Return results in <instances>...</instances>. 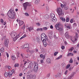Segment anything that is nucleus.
Listing matches in <instances>:
<instances>
[{
  "mask_svg": "<svg viewBox=\"0 0 79 79\" xmlns=\"http://www.w3.org/2000/svg\"><path fill=\"white\" fill-rule=\"evenodd\" d=\"M7 15L10 19H15L16 13L13 9H10L7 13Z\"/></svg>",
  "mask_w": 79,
  "mask_h": 79,
  "instance_id": "f257e3e1",
  "label": "nucleus"
},
{
  "mask_svg": "<svg viewBox=\"0 0 79 79\" xmlns=\"http://www.w3.org/2000/svg\"><path fill=\"white\" fill-rule=\"evenodd\" d=\"M61 26V23H58L56 24L55 26V27L56 30H58L59 31H62L63 30V29L60 27Z\"/></svg>",
  "mask_w": 79,
  "mask_h": 79,
  "instance_id": "f03ea898",
  "label": "nucleus"
},
{
  "mask_svg": "<svg viewBox=\"0 0 79 79\" xmlns=\"http://www.w3.org/2000/svg\"><path fill=\"white\" fill-rule=\"evenodd\" d=\"M57 12L59 16H61L63 15V11H62V9L60 8H58L57 10Z\"/></svg>",
  "mask_w": 79,
  "mask_h": 79,
  "instance_id": "7ed1b4c3",
  "label": "nucleus"
},
{
  "mask_svg": "<svg viewBox=\"0 0 79 79\" xmlns=\"http://www.w3.org/2000/svg\"><path fill=\"white\" fill-rule=\"evenodd\" d=\"M77 38H78V34L77 33H76V35L73 37V40H72L73 43H75V41H76L77 40Z\"/></svg>",
  "mask_w": 79,
  "mask_h": 79,
  "instance_id": "20e7f679",
  "label": "nucleus"
},
{
  "mask_svg": "<svg viewBox=\"0 0 79 79\" xmlns=\"http://www.w3.org/2000/svg\"><path fill=\"white\" fill-rule=\"evenodd\" d=\"M23 10L26 11L27 10V7L28 6V2H26L23 4Z\"/></svg>",
  "mask_w": 79,
  "mask_h": 79,
  "instance_id": "39448f33",
  "label": "nucleus"
},
{
  "mask_svg": "<svg viewBox=\"0 0 79 79\" xmlns=\"http://www.w3.org/2000/svg\"><path fill=\"white\" fill-rule=\"evenodd\" d=\"M29 47V44H25L22 47V48L23 49H25V48H27Z\"/></svg>",
  "mask_w": 79,
  "mask_h": 79,
  "instance_id": "423d86ee",
  "label": "nucleus"
},
{
  "mask_svg": "<svg viewBox=\"0 0 79 79\" xmlns=\"http://www.w3.org/2000/svg\"><path fill=\"white\" fill-rule=\"evenodd\" d=\"M16 35V33L15 32L13 31L11 33L10 35L12 38H14V37H15V35Z\"/></svg>",
  "mask_w": 79,
  "mask_h": 79,
  "instance_id": "0eeeda50",
  "label": "nucleus"
},
{
  "mask_svg": "<svg viewBox=\"0 0 79 79\" xmlns=\"http://www.w3.org/2000/svg\"><path fill=\"white\" fill-rule=\"evenodd\" d=\"M19 35H18L17 36L16 35V36L14 37V38L13 39L14 42H15V41H16V40L18 39V37H19Z\"/></svg>",
  "mask_w": 79,
  "mask_h": 79,
  "instance_id": "6e6552de",
  "label": "nucleus"
},
{
  "mask_svg": "<svg viewBox=\"0 0 79 79\" xmlns=\"http://www.w3.org/2000/svg\"><path fill=\"white\" fill-rule=\"evenodd\" d=\"M19 26H21L24 24V22H23V21L20 20H19Z\"/></svg>",
  "mask_w": 79,
  "mask_h": 79,
  "instance_id": "1a4fd4ad",
  "label": "nucleus"
},
{
  "mask_svg": "<svg viewBox=\"0 0 79 79\" xmlns=\"http://www.w3.org/2000/svg\"><path fill=\"white\" fill-rule=\"evenodd\" d=\"M65 36L67 39H68L69 38V33L68 32H66L65 34Z\"/></svg>",
  "mask_w": 79,
  "mask_h": 79,
  "instance_id": "9d476101",
  "label": "nucleus"
},
{
  "mask_svg": "<svg viewBox=\"0 0 79 79\" xmlns=\"http://www.w3.org/2000/svg\"><path fill=\"white\" fill-rule=\"evenodd\" d=\"M27 29L29 31V32H31V31H32V30L34 29V27H28L27 28Z\"/></svg>",
  "mask_w": 79,
  "mask_h": 79,
  "instance_id": "9b49d317",
  "label": "nucleus"
},
{
  "mask_svg": "<svg viewBox=\"0 0 79 79\" xmlns=\"http://www.w3.org/2000/svg\"><path fill=\"white\" fill-rule=\"evenodd\" d=\"M74 76V73H73L71 76H69L67 78V79H73V77Z\"/></svg>",
  "mask_w": 79,
  "mask_h": 79,
  "instance_id": "f8f14e48",
  "label": "nucleus"
},
{
  "mask_svg": "<svg viewBox=\"0 0 79 79\" xmlns=\"http://www.w3.org/2000/svg\"><path fill=\"white\" fill-rule=\"evenodd\" d=\"M40 56L41 58H43V60H44L45 58V56L44 55H43L42 54H41L40 55Z\"/></svg>",
  "mask_w": 79,
  "mask_h": 79,
  "instance_id": "ddd939ff",
  "label": "nucleus"
},
{
  "mask_svg": "<svg viewBox=\"0 0 79 79\" xmlns=\"http://www.w3.org/2000/svg\"><path fill=\"white\" fill-rule=\"evenodd\" d=\"M47 63H51V61L50 59L49 58H47Z\"/></svg>",
  "mask_w": 79,
  "mask_h": 79,
  "instance_id": "4468645a",
  "label": "nucleus"
},
{
  "mask_svg": "<svg viewBox=\"0 0 79 79\" xmlns=\"http://www.w3.org/2000/svg\"><path fill=\"white\" fill-rule=\"evenodd\" d=\"M40 2V0H36L35 1V5H38Z\"/></svg>",
  "mask_w": 79,
  "mask_h": 79,
  "instance_id": "2eb2a0df",
  "label": "nucleus"
},
{
  "mask_svg": "<svg viewBox=\"0 0 79 79\" xmlns=\"http://www.w3.org/2000/svg\"><path fill=\"white\" fill-rule=\"evenodd\" d=\"M34 68H39V65H38V63H36L35 64V65L34 66Z\"/></svg>",
  "mask_w": 79,
  "mask_h": 79,
  "instance_id": "dca6fc26",
  "label": "nucleus"
},
{
  "mask_svg": "<svg viewBox=\"0 0 79 79\" xmlns=\"http://www.w3.org/2000/svg\"><path fill=\"white\" fill-rule=\"evenodd\" d=\"M45 36H46L45 34H42L41 36V38H44V39H45Z\"/></svg>",
  "mask_w": 79,
  "mask_h": 79,
  "instance_id": "f3484780",
  "label": "nucleus"
},
{
  "mask_svg": "<svg viewBox=\"0 0 79 79\" xmlns=\"http://www.w3.org/2000/svg\"><path fill=\"white\" fill-rule=\"evenodd\" d=\"M4 51H5V49L4 48H1L0 51L1 53L4 52Z\"/></svg>",
  "mask_w": 79,
  "mask_h": 79,
  "instance_id": "a211bd4d",
  "label": "nucleus"
},
{
  "mask_svg": "<svg viewBox=\"0 0 79 79\" xmlns=\"http://www.w3.org/2000/svg\"><path fill=\"white\" fill-rule=\"evenodd\" d=\"M74 55L72 53H70L69 54H68L67 56H73Z\"/></svg>",
  "mask_w": 79,
  "mask_h": 79,
  "instance_id": "6ab92c4d",
  "label": "nucleus"
},
{
  "mask_svg": "<svg viewBox=\"0 0 79 79\" xmlns=\"http://www.w3.org/2000/svg\"><path fill=\"white\" fill-rule=\"evenodd\" d=\"M50 17H51L52 18H55V14H51Z\"/></svg>",
  "mask_w": 79,
  "mask_h": 79,
  "instance_id": "aec40b11",
  "label": "nucleus"
},
{
  "mask_svg": "<svg viewBox=\"0 0 79 79\" xmlns=\"http://www.w3.org/2000/svg\"><path fill=\"white\" fill-rule=\"evenodd\" d=\"M36 31L38 32L39 31H43V29L42 28H37Z\"/></svg>",
  "mask_w": 79,
  "mask_h": 79,
  "instance_id": "412c9836",
  "label": "nucleus"
},
{
  "mask_svg": "<svg viewBox=\"0 0 79 79\" xmlns=\"http://www.w3.org/2000/svg\"><path fill=\"white\" fill-rule=\"evenodd\" d=\"M38 68H35V67L34 68L33 70L35 73H36L37 71H38Z\"/></svg>",
  "mask_w": 79,
  "mask_h": 79,
  "instance_id": "4be33fe9",
  "label": "nucleus"
},
{
  "mask_svg": "<svg viewBox=\"0 0 79 79\" xmlns=\"http://www.w3.org/2000/svg\"><path fill=\"white\" fill-rule=\"evenodd\" d=\"M31 78H32L33 79H36V76L35 75H34L32 77H31Z\"/></svg>",
  "mask_w": 79,
  "mask_h": 79,
  "instance_id": "5701e85b",
  "label": "nucleus"
},
{
  "mask_svg": "<svg viewBox=\"0 0 79 79\" xmlns=\"http://www.w3.org/2000/svg\"><path fill=\"white\" fill-rule=\"evenodd\" d=\"M26 37V35L25 34L22 37L20 38V39H19V40H21V39H23V38H24V37Z\"/></svg>",
  "mask_w": 79,
  "mask_h": 79,
  "instance_id": "b1692460",
  "label": "nucleus"
},
{
  "mask_svg": "<svg viewBox=\"0 0 79 79\" xmlns=\"http://www.w3.org/2000/svg\"><path fill=\"white\" fill-rule=\"evenodd\" d=\"M60 5L62 8H64V6H65L66 5V3H65V4H64V5L61 4Z\"/></svg>",
  "mask_w": 79,
  "mask_h": 79,
  "instance_id": "393cba45",
  "label": "nucleus"
},
{
  "mask_svg": "<svg viewBox=\"0 0 79 79\" xmlns=\"http://www.w3.org/2000/svg\"><path fill=\"white\" fill-rule=\"evenodd\" d=\"M60 19L62 20V21H66V19H64V18H63L62 17H61L60 18Z\"/></svg>",
  "mask_w": 79,
  "mask_h": 79,
  "instance_id": "a878e982",
  "label": "nucleus"
},
{
  "mask_svg": "<svg viewBox=\"0 0 79 79\" xmlns=\"http://www.w3.org/2000/svg\"><path fill=\"white\" fill-rule=\"evenodd\" d=\"M8 44H9V43H8L7 42H4V45L5 47H8Z\"/></svg>",
  "mask_w": 79,
  "mask_h": 79,
  "instance_id": "bb28decb",
  "label": "nucleus"
},
{
  "mask_svg": "<svg viewBox=\"0 0 79 79\" xmlns=\"http://www.w3.org/2000/svg\"><path fill=\"white\" fill-rule=\"evenodd\" d=\"M4 76L5 77H7L8 76V73L6 72L4 74Z\"/></svg>",
  "mask_w": 79,
  "mask_h": 79,
  "instance_id": "cd10ccee",
  "label": "nucleus"
},
{
  "mask_svg": "<svg viewBox=\"0 0 79 79\" xmlns=\"http://www.w3.org/2000/svg\"><path fill=\"white\" fill-rule=\"evenodd\" d=\"M11 58L13 60H15L16 59V57L15 56H11Z\"/></svg>",
  "mask_w": 79,
  "mask_h": 79,
  "instance_id": "c85d7f7f",
  "label": "nucleus"
},
{
  "mask_svg": "<svg viewBox=\"0 0 79 79\" xmlns=\"http://www.w3.org/2000/svg\"><path fill=\"white\" fill-rule=\"evenodd\" d=\"M52 21H53V22H54V23H56V19L53 18V19H52Z\"/></svg>",
  "mask_w": 79,
  "mask_h": 79,
  "instance_id": "c756f323",
  "label": "nucleus"
},
{
  "mask_svg": "<svg viewBox=\"0 0 79 79\" xmlns=\"http://www.w3.org/2000/svg\"><path fill=\"white\" fill-rule=\"evenodd\" d=\"M62 58V55H61L59 57H57V58H56L55 60H59V59H60V58Z\"/></svg>",
  "mask_w": 79,
  "mask_h": 79,
  "instance_id": "7c9ffc66",
  "label": "nucleus"
},
{
  "mask_svg": "<svg viewBox=\"0 0 79 79\" xmlns=\"http://www.w3.org/2000/svg\"><path fill=\"white\" fill-rule=\"evenodd\" d=\"M4 42H7V44L9 43V40L8 39H5Z\"/></svg>",
  "mask_w": 79,
  "mask_h": 79,
  "instance_id": "2f4dec72",
  "label": "nucleus"
},
{
  "mask_svg": "<svg viewBox=\"0 0 79 79\" xmlns=\"http://www.w3.org/2000/svg\"><path fill=\"white\" fill-rule=\"evenodd\" d=\"M27 79H31V76L29 75H27Z\"/></svg>",
  "mask_w": 79,
  "mask_h": 79,
  "instance_id": "473e14b6",
  "label": "nucleus"
},
{
  "mask_svg": "<svg viewBox=\"0 0 79 79\" xmlns=\"http://www.w3.org/2000/svg\"><path fill=\"white\" fill-rule=\"evenodd\" d=\"M73 50H74V48L72 47L70 49H69V50L70 52H72Z\"/></svg>",
  "mask_w": 79,
  "mask_h": 79,
  "instance_id": "72a5a7b5",
  "label": "nucleus"
},
{
  "mask_svg": "<svg viewBox=\"0 0 79 79\" xmlns=\"http://www.w3.org/2000/svg\"><path fill=\"white\" fill-rule=\"evenodd\" d=\"M70 64H68L66 66V69H68L70 67Z\"/></svg>",
  "mask_w": 79,
  "mask_h": 79,
  "instance_id": "f704fd0d",
  "label": "nucleus"
},
{
  "mask_svg": "<svg viewBox=\"0 0 79 79\" xmlns=\"http://www.w3.org/2000/svg\"><path fill=\"white\" fill-rule=\"evenodd\" d=\"M19 66V64H16L14 65V67L15 68H16V67H18Z\"/></svg>",
  "mask_w": 79,
  "mask_h": 79,
  "instance_id": "c9c22d12",
  "label": "nucleus"
},
{
  "mask_svg": "<svg viewBox=\"0 0 79 79\" xmlns=\"http://www.w3.org/2000/svg\"><path fill=\"white\" fill-rule=\"evenodd\" d=\"M12 76V73H11V72H9L8 73V76L9 77H11Z\"/></svg>",
  "mask_w": 79,
  "mask_h": 79,
  "instance_id": "e433bc0d",
  "label": "nucleus"
},
{
  "mask_svg": "<svg viewBox=\"0 0 79 79\" xmlns=\"http://www.w3.org/2000/svg\"><path fill=\"white\" fill-rule=\"evenodd\" d=\"M61 66H62V67H63V68H64V67H65V64H64V63H63L62 64Z\"/></svg>",
  "mask_w": 79,
  "mask_h": 79,
  "instance_id": "4c0bfd02",
  "label": "nucleus"
},
{
  "mask_svg": "<svg viewBox=\"0 0 79 79\" xmlns=\"http://www.w3.org/2000/svg\"><path fill=\"white\" fill-rule=\"evenodd\" d=\"M24 15L26 16H28L29 15V14L27 12H26L25 13H24Z\"/></svg>",
  "mask_w": 79,
  "mask_h": 79,
  "instance_id": "58836bf2",
  "label": "nucleus"
},
{
  "mask_svg": "<svg viewBox=\"0 0 79 79\" xmlns=\"http://www.w3.org/2000/svg\"><path fill=\"white\" fill-rule=\"evenodd\" d=\"M45 18L46 19H48L49 18V16L48 15H45Z\"/></svg>",
  "mask_w": 79,
  "mask_h": 79,
  "instance_id": "ea45409f",
  "label": "nucleus"
},
{
  "mask_svg": "<svg viewBox=\"0 0 79 79\" xmlns=\"http://www.w3.org/2000/svg\"><path fill=\"white\" fill-rule=\"evenodd\" d=\"M58 53V52H56L54 53V56H56Z\"/></svg>",
  "mask_w": 79,
  "mask_h": 79,
  "instance_id": "a19ab883",
  "label": "nucleus"
},
{
  "mask_svg": "<svg viewBox=\"0 0 79 79\" xmlns=\"http://www.w3.org/2000/svg\"><path fill=\"white\" fill-rule=\"evenodd\" d=\"M69 21V18L68 17L67 18L66 21V22H68V21Z\"/></svg>",
  "mask_w": 79,
  "mask_h": 79,
  "instance_id": "79ce46f5",
  "label": "nucleus"
},
{
  "mask_svg": "<svg viewBox=\"0 0 79 79\" xmlns=\"http://www.w3.org/2000/svg\"><path fill=\"white\" fill-rule=\"evenodd\" d=\"M41 40L43 42H44L45 40V38H41Z\"/></svg>",
  "mask_w": 79,
  "mask_h": 79,
  "instance_id": "37998d69",
  "label": "nucleus"
},
{
  "mask_svg": "<svg viewBox=\"0 0 79 79\" xmlns=\"http://www.w3.org/2000/svg\"><path fill=\"white\" fill-rule=\"evenodd\" d=\"M36 40H37V42H39H39H40V39H39L38 38H37Z\"/></svg>",
  "mask_w": 79,
  "mask_h": 79,
  "instance_id": "c03bdc74",
  "label": "nucleus"
},
{
  "mask_svg": "<svg viewBox=\"0 0 79 79\" xmlns=\"http://www.w3.org/2000/svg\"><path fill=\"white\" fill-rule=\"evenodd\" d=\"M66 28H68V29H71V27L70 26H66Z\"/></svg>",
  "mask_w": 79,
  "mask_h": 79,
  "instance_id": "a18cd8bd",
  "label": "nucleus"
},
{
  "mask_svg": "<svg viewBox=\"0 0 79 79\" xmlns=\"http://www.w3.org/2000/svg\"><path fill=\"white\" fill-rule=\"evenodd\" d=\"M43 43L44 45L45 44H47V42H46V40H45L44 41V42H43Z\"/></svg>",
  "mask_w": 79,
  "mask_h": 79,
  "instance_id": "49530a36",
  "label": "nucleus"
},
{
  "mask_svg": "<svg viewBox=\"0 0 79 79\" xmlns=\"http://www.w3.org/2000/svg\"><path fill=\"white\" fill-rule=\"evenodd\" d=\"M27 63V61H24V66L23 67H23H25V66H24V65H25V64H26V63Z\"/></svg>",
  "mask_w": 79,
  "mask_h": 79,
  "instance_id": "de8ad7c7",
  "label": "nucleus"
},
{
  "mask_svg": "<svg viewBox=\"0 0 79 79\" xmlns=\"http://www.w3.org/2000/svg\"><path fill=\"white\" fill-rule=\"evenodd\" d=\"M49 38L50 39H51V40H52L53 38V36H48Z\"/></svg>",
  "mask_w": 79,
  "mask_h": 79,
  "instance_id": "09e8293b",
  "label": "nucleus"
},
{
  "mask_svg": "<svg viewBox=\"0 0 79 79\" xmlns=\"http://www.w3.org/2000/svg\"><path fill=\"white\" fill-rule=\"evenodd\" d=\"M47 27H43V30H44L45 31H47Z\"/></svg>",
  "mask_w": 79,
  "mask_h": 79,
  "instance_id": "8fccbe9b",
  "label": "nucleus"
},
{
  "mask_svg": "<svg viewBox=\"0 0 79 79\" xmlns=\"http://www.w3.org/2000/svg\"><path fill=\"white\" fill-rule=\"evenodd\" d=\"M45 39L46 41V40H48V37H47V36H46L45 37Z\"/></svg>",
  "mask_w": 79,
  "mask_h": 79,
  "instance_id": "3c124183",
  "label": "nucleus"
},
{
  "mask_svg": "<svg viewBox=\"0 0 79 79\" xmlns=\"http://www.w3.org/2000/svg\"><path fill=\"white\" fill-rule=\"evenodd\" d=\"M70 63H72L73 62V60L72 59V58H71V59L69 61Z\"/></svg>",
  "mask_w": 79,
  "mask_h": 79,
  "instance_id": "603ef678",
  "label": "nucleus"
},
{
  "mask_svg": "<svg viewBox=\"0 0 79 79\" xmlns=\"http://www.w3.org/2000/svg\"><path fill=\"white\" fill-rule=\"evenodd\" d=\"M64 10H68V7H64Z\"/></svg>",
  "mask_w": 79,
  "mask_h": 79,
  "instance_id": "864d4df0",
  "label": "nucleus"
},
{
  "mask_svg": "<svg viewBox=\"0 0 79 79\" xmlns=\"http://www.w3.org/2000/svg\"><path fill=\"white\" fill-rule=\"evenodd\" d=\"M70 21L71 23H73V19H72L70 20Z\"/></svg>",
  "mask_w": 79,
  "mask_h": 79,
  "instance_id": "5fc2aeb1",
  "label": "nucleus"
},
{
  "mask_svg": "<svg viewBox=\"0 0 79 79\" xmlns=\"http://www.w3.org/2000/svg\"><path fill=\"white\" fill-rule=\"evenodd\" d=\"M0 22H1L2 23H3V19H1V20H0Z\"/></svg>",
  "mask_w": 79,
  "mask_h": 79,
  "instance_id": "6e6d98bb",
  "label": "nucleus"
},
{
  "mask_svg": "<svg viewBox=\"0 0 79 79\" xmlns=\"http://www.w3.org/2000/svg\"><path fill=\"white\" fill-rule=\"evenodd\" d=\"M28 6H31V3L28 2Z\"/></svg>",
  "mask_w": 79,
  "mask_h": 79,
  "instance_id": "4d7b16f0",
  "label": "nucleus"
},
{
  "mask_svg": "<svg viewBox=\"0 0 79 79\" xmlns=\"http://www.w3.org/2000/svg\"><path fill=\"white\" fill-rule=\"evenodd\" d=\"M50 74L48 73L47 75V77H50Z\"/></svg>",
  "mask_w": 79,
  "mask_h": 79,
  "instance_id": "13d9d810",
  "label": "nucleus"
},
{
  "mask_svg": "<svg viewBox=\"0 0 79 79\" xmlns=\"http://www.w3.org/2000/svg\"><path fill=\"white\" fill-rule=\"evenodd\" d=\"M36 24L37 26H40V23H36Z\"/></svg>",
  "mask_w": 79,
  "mask_h": 79,
  "instance_id": "bf43d9fd",
  "label": "nucleus"
},
{
  "mask_svg": "<svg viewBox=\"0 0 79 79\" xmlns=\"http://www.w3.org/2000/svg\"><path fill=\"white\" fill-rule=\"evenodd\" d=\"M61 48L62 50H64V46H62L61 47Z\"/></svg>",
  "mask_w": 79,
  "mask_h": 79,
  "instance_id": "052dcab7",
  "label": "nucleus"
},
{
  "mask_svg": "<svg viewBox=\"0 0 79 79\" xmlns=\"http://www.w3.org/2000/svg\"><path fill=\"white\" fill-rule=\"evenodd\" d=\"M26 58H28V57L29 56V54H27L26 55Z\"/></svg>",
  "mask_w": 79,
  "mask_h": 79,
  "instance_id": "680f3d73",
  "label": "nucleus"
},
{
  "mask_svg": "<svg viewBox=\"0 0 79 79\" xmlns=\"http://www.w3.org/2000/svg\"><path fill=\"white\" fill-rule=\"evenodd\" d=\"M48 36H52V34L51 33H49L48 35Z\"/></svg>",
  "mask_w": 79,
  "mask_h": 79,
  "instance_id": "e2e57ef3",
  "label": "nucleus"
},
{
  "mask_svg": "<svg viewBox=\"0 0 79 79\" xmlns=\"http://www.w3.org/2000/svg\"><path fill=\"white\" fill-rule=\"evenodd\" d=\"M50 28L51 29H53V26L52 25H51L50 27Z\"/></svg>",
  "mask_w": 79,
  "mask_h": 79,
  "instance_id": "0e129e2a",
  "label": "nucleus"
},
{
  "mask_svg": "<svg viewBox=\"0 0 79 79\" xmlns=\"http://www.w3.org/2000/svg\"><path fill=\"white\" fill-rule=\"evenodd\" d=\"M31 64H29L27 67V68H31Z\"/></svg>",
  "mask_w": 79,
  "mask_h": 79,
  "instance_id": "69168bd1",
  "label": "nucleus"
},
{
  "mask_svg": "<svg viewBox=\"0 0 79 79\" xmlns=\"http://www.w3.org/2000/svg\"><path fill=\"white\" fill-rule=\"evenodd\" d=\"M30 52L31 53H33L34 52V51H30Z\"/></svg>",
  "mask_w": 79,
  "mask_h": 79,
  "instance_id": "338daca9",
  "label": "nucleus"
},
{
  "mask_svg": "<svg viewBox=\"0 0 79 79\" xmlns=\"http://www.w3.org/2000/svg\"><path fill=\"white\" fill-rule=\"evenodd\" d=\"M43 60H40V63H43L44 62H43Z\"/></svg>",
  "mask_w": 79,
  "mask_h": 79,
  "instance_id": "774afa93",
  "label": "nucleus"
}]
</instances>
